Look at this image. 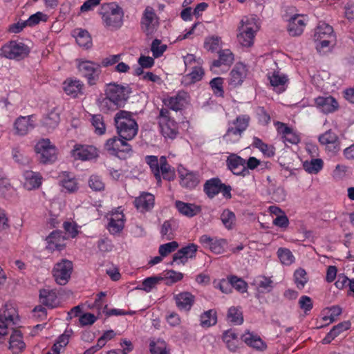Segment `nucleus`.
Masks as SVG:
<instances>
[{
  "label": "nucleus",
  "instance_id": "obj_51",
  "mask_svg": "<svg viewBox=\"0 0 354 354\" xmlns=\"http://www.w3.org/2000/svg\"><path fill=\"white\" fill-rule=\"evenodd\" d=\"M227 319L234 324L240 325L243 322L242 313L235 307H231L228 310Z\"/></svg>",
  "mask_w": 354,
  "mask_h": 354
},
{
  "label": "nucleus",
  "instance_id": "obj_19",
  "mask_svg": "<svg viewBox=\"0 0 354 354\" xmlns=\"http://www.w3.org/2000/svg\"><path fill=\"white\" fill-rule=\"evenodd\" d=\"M65 240V237L62 235L61 231L55 230L46 238V249L51 252L55 250L61 251L66 246Z\"/></svg>",
  "mask_w": 354,
  "mask_h": 354
},
{
  "label": "nucleus",
  "instance_id": "obj_53",
  "mask_svg": "<svg viewBox=\"0 0 354 354\" xmlns=\"http://www.w3.org/2000/svg\"><path fill=\"white\" fill-rule=\"evenodd\" d=\"M223 79L222 77H218L212 79L209 85L214 95L223 97L224 91H223Z\"/></svg>",
  "mask_w": 354,
  "mask_h": 354
},
{
  "label": "nucleus",
  "instance_id": "obj_20",
  "mask_svg": "<svg viewBox=\"0 0 354 354\" xmlns=\"http://www.w3.org/2000/svg\"><path fill=\"white\" fill-rule=\"evenodd\" d=\"M188 98L189 94L187 92L180 91L176 95L169 97L165 102V104L169 109L177 111L181 110L185 106L187 103Z\"/></svg>",
  "mask_w": 354,
  "mask_h": 354
},
{
  "label": "nucleus",
  "instance_id": "obj_62",
  "mask_svg": "<svg viewBox=\"0 0 354 354\" xmlns=\"http://www.w3.org/2000/svg\"><path fill=\"white\" fill-rule=\"evenodd\" d=\"M299 306L301 309L304 310L306 314H308L311 310L313 306L312 299L306 295H303L300 297L298 301Z\"/></svg>",
  "mask_w": 354,
  "mask_h": 354
},
{
  "label": "nucleus",
  "instance_id": "obj_56",
  "mask_svg": "<svg viewBox=\"0 0 354 354\" xmlns=\"http://www.w3.org/2000/svg\"><path fill=\"white\" fill-rule=\"evenodd\" d=\"M163 278L159 276H154L146 278L142 282V289L146 292H150Z\"/></svg>",
  "mask_w": 354,
  "mask_h": 354
},
{
  "label": "nucleus",
  "instance_id": "obj_44",
  "mask_svg": "<svg viewBox=\"0 0 354 354\" xmlns=\"http://www.w3.org/2000/svg\"><path fill=\"white\" fill-rule=\"evenodd\" d=\"M269 79L271 85L277 89V92L281 93L285 91V84L288 80L285 75H281L279 73H274Z\"/></svg>",
  "mask_w": 354,
  "mask_h": 354
},
{
  "label": "nucleus",
  "instance_id": "obj_48",
  "mask_svg": "<svg viewBox=\"0 0 354 354\" xmlns=\"http://www.w3.org/2000/svg\"><path fill=\"white\" fill-rule=\"evenodd\" d=\"M255 283H257L259 288L261 289L262 292H270L273 288V281L272 280L265 276H259L255 279Z\"/></svg>",
  "mask_w": 354,
  "mask_h": 354
},
{
  "label": "nucleus",
  "instance_id": "obj_54",
  "mask_svg": "<svg viewBox=\"0 0 354 354\" xmlns=\"http://www.w3.org/2000/svg\"><path fill=\"white\" fill-rule=\"evenodd\" d=\"M167 48V46L166 44H162L161 41L158 39H155L151 45V50L155 58L162 56Z\"/></svg>",
  "mask_w": 354,
  "mask_h": 354
},
{
  "label": "nucleus",
  "instance_id": "obj_31",
  "mask_svg": "<svg viewBox=\"0 0 354 354\" xmlns=\"http://www.w3.org/2000/svg\"><path fill=\"white\" fill-rule=\"evenodd\" d=\"M124 215L122 212L113 213L109 218L108 230L111 234H116L122 230L124 226Z\"/></svg>",
  "mask_w": 354,
  "mask_h": 354
},
{
  "label": "nucleus",
  "instance_id": "obj_11",
  "mask_svg": "<svg viewBox=\"0 0 354 354\" xmlns=\"http://www.w3.org/2000/svg\"><path fill=\"white\" fill-rule=\"evenodd\" d=\"M159 126L161 133L165 138L174 139L178 133V124L169 116L167 109H162L159 115Z\"/></svg>",
  "mask_w": 354,
  "mask_h": 354
},
{
  "label": "nucleus",
  "instance_id": "obj_6",
  "mask_svg": "<svg viewBox=\"0 0 354 354\" xmlns=\"http://www.w3.org/2000/svg\"><path fill=\"white\" fill-rule=\"evenodd\" d=\"M250 120V117L247 115H239L235 120L229 124L228 129L223 136V140L230 143L239 141L242 133L249 126Z\"/></svg>",
  "mask_w": 354,
  "mask_h": 354
},
{
  "label": "nucleus",
  "instance_id": "obj_14",
  "mask_svg": "<svg viewBox=\"0 0 354 354\" xmlns=\"http://www.w3.org/2000/svg\"><path fill=\"white\" fill-rule=\"evenodd\" d=\"M72 156L75 160H92L99 156V151L93 145H76L72 150Z\"/></svg>",
  "mask_w": 354,
  "mask_h": 354
},
{
  "label": "nucleus",
  "instance_id": "obj_3",
  "mask_svg": "<svg viewBox=\"0 0 354 354\" xmlns=\"http://www.w3.org/2000/svg\"><path fill=\"white\" fill-rule=\"evenodd\" d=\"M99 14L102 17L103 24L107 28L117 30L122 26L124 12L122 8L116 3L102 4L99 9Z\"/></svg>",
  "mask_w": 354,
  "mask_h": 354
},
{
  "label": "nucleus",
  "instance_id": "obj_37",
  "mask_svg": "<svg viewBox=\"0 0 354 354\" xmlns=\"http://www.w3.org/2000/svg\"><path fill=\"white\" fill-rule=\"evenodd\" d=\"M60 121L59 112L57 108H54L42 120V124L48 130L55 129Z\"/></svg>",
  "mask_w": 354,
  "mask_h": 354
},
{
  "label": "nucleus",
  "instance_id": "obj_40",
  "mask_svg": "<svg viewBox=\"0 0 354 354\" xmlns=\"http://www.w3.org/2000/svg\"><path fill=\"white\" fill-rule=\"evenodd\" d=\"M160 174L165 180L171 181L174 179L175 173L171 169L170 165L167 161L165 156H161L160 158Z\"/></svg>",
  "mask_w": 354,
  "mask_h": 354
},
{
  "label": "nucleus",
  "instance_id": "obj_17",
  "mask_svg": "<svg viewBox=\"0 0 354 354\" xmlns=\"http://www.w3.org/2000/svg\"><path fill=\"white\" fill-rule=\"evenodd\" d=\"M33 115L19 116L14 122L15 134L20 136H24L32 130L35 124L32 120Z\"/></svg>",
  "mask_w": 354,
  "mask_h": 354
},
{
  "label": "nucleus",
  "instance_id": "obj_18",
  "mask_svg": "<svg viewBox=\"0 0 354 354\" xmlns=\"http://www.w3.org/2000/svg\"><path fill=\"white\" fill-rule=\"evenodd\" d=\"M306 18L304 15H295L288 21L287 30L292 37L301 35L306 27Z\"/></svg>",
  "mask_w": 354,
  "mask_h": 354
},
{
  "label": "nucleus",
  "instance_id": "obj_13",
  "mask_svg": "<svg viewBox=\"0 0 354 354\" xmlns=\"http://www.w3.org/2000/svg\"><path fill=\"white\" fill-rule=\"evenodd\" d=\"M73 271V263L67 259H62L57 263L53 269V275L55 281L59 285H65L71 277Z\"/></svg>",
  "mask_w": 354,
  "mask_h": 354
},
{
  "label": "nucleus",
  "instance_id": "obj_52",
  "mask_svg": "<svg viewBox=\"0 0 354 354\" xmlns=\"http://www.w3.org/2000/svg\"><path fill=\"white\" fill-rule=\"evenodd\" d=\"M162 277L163 278V280L165 281V284L170 286L180 281L183 277V274L181 272L170 270L167 271L164 274V277Z\"/></svg>",
  "mask_w": 354,
  "mask_h": 354
},
{
  "label": "nucleus",
  "instance_id": "obj_59",
  "mask_svg": "<svg viewBox=\"0 0 354 354\" xmlns=\"http://www.w3.org/2000/svg\"><path fill=\"white\" fill-rule=\"evenodd\" d=\"M221 37L217 36H212L208 37L205 41V48L212 52L216 51L220 46Z\"/></svg>",
  "mask_w": 354,
  "mask_h": 354
},
{
  "label": "nucleus",
  "instance_id": "obj_22",
  "mask_svg": "<svg viewBox=\"0 0 354 354\" xmlns=\"http://www.w3.org/2000/svg\"><path fill=\"white\" fill-rule=\"evenodd\" d=\"M174 299L178 308L185 311H189L195 301V297L189 292H183L175 295Z\"/></svg>",
  "mask_w": 354,
  "mask_h": 354
},
{
  "label": "nucleus",
  "instance_id": "obj_29",
  "mask_svg": "<svg viewBox=\"0 0 354 354\" xmlns=\"http://www.w3.org/2000/svg\"><path fill=\"white\" fill-rule=\"evenodd\" d=\"M241 339L248 346L252 347L257 351H263L266 349V344L261 339V337L254 333L246 332L241 336Z\"/></svg>",
  "mask_w": 354,
  "mask_h": 354
},
{
  "label": "nucleus",
  "instance_id": "obj_2",
  "mask_svg": "<svg viewBox=\"0 0 354 354\" xmlns=\"http://www.w3.org/2000/svg\"><path fill=\"white\" fill-rule=\"evenodd\" d=\"M114 122L118 135L126 140H132L138 133V124L133 118V113L120 110L114 117Z\"/></svg>",
  "mask_w": 354,
  "mask_h": 354
},
{
  "label": "nucleus",
  "instance_id": "obj_30",
  "mask_svg": "<svg viewBox=\"0 0 354 354\" xmlns=\"http://www.w3.org/2000/svg\"><path fill=\"white\" fill-rule=\"evenodd\" d=\"M241 339L248 346L252 347L257 351H263L266 349V344L261 339V337L254 333L246 332L241 336Z\"/></svg>",
  "mask_w": 354,
  "mask_h": 354
},
{
  "label": "nucleus",
  "instance_id": "obj_43",
  "mask_svg": "<svg viewBox=\"0 0 354 354\" xmlns=\"http://www.w3.org/2000/svg\"><path fill=\"white\" fill-rule=\"evenodd\" d=\"M217 322L216 312L214 310L205 311L201 315V325L203 327L214 326Z\"/></svg>",
  "mask_w": 354,
  "mask_h": 354
},
{
  "label": "nucleus",
  "instance_id": "obj_55",
  "mask_svg": "<svg viewBox=\"0 0 354 354\" xmlns=\"http://www.w3.org/2000/svg\"><path fill=\"white\" fill-rule=\"evenodd\" d=\"M221 220L227 229H231L235 222V214L229 209H225L221 215Z\"/></svg>",
  "mask_w": 354,
  "mask_h": 354
},
{
  "label": "nucleus",
  "instance_id": "obj_12",
  "mask_svg": "<svg viewBox=\"0 0 354 354\" xmlns=\"http://www.w3.org/2000/svg\"><path fill=\"white\" fill-rule=\"evenodd\" d=\"M159 26V17L155 10L151 6H147L143 11L140 26L142 30L146 35H152Z\"/></svg>",
  "mask_w": 354,
  "mask_h": 354
},
{
  "label": "nucleus",
  "instance_id": "obj_63",
  "mask_svg": "<svg viewBox=\"0 0 354 354\" xmlns=\"http://www.w3.org/2000/svg\"><path fill=\"white\" fill-rule=\"evenodd\" d=\"M226 241L224 239H214L209 249L215 254H221L224 250Z\"/></svg>",
  "mask_w": 354,
  "mask_h": 354
},
{
  "label": "nucleus",
  "instance_id": "obj_39",
  "mask_svg": "<svg viewBox=\"0 0 354 354\" xmlns=\"http://www.w3.org/2000/svg\"><path fill=\"white\" fill-rule=\"evenodd\" d=\"M60 184L69 192H74L77 189L75 178L70 173L66 171L60 176Z\"/></svg>",
  "mask_w": 354,
  "mask_h": 354
},
{
  "label": "nucleus",
  "instance_id": "obj_28",
  "mask_svg": "<svg viewBox=\"0 0 354 354\" xmlns=\"http://www.w3.org/2000/svg\"><path fill=\"white\" fill-rule=\"evenodd\" d=\"M180 178V185L188 189H194L200 183V177L198 173L192 171H186L185 174L182 171L179 174Z\"/></svg>",
  "mask_w": 354,
  "mask_h": 354
},
{
  "label": "nucleus",
  "instance_id": "obj_35",
  "mask_svg": "<svg viewBox=\"0 0 354 354\" xmlns=\"http://www.w3.org/2000/svg\"><path fill=\"white\" fill-rule=\"evenodd\" d=\"M218 59L214 60L211 66V70L214 68H218L222 64L230 66L234 60V54L229 49H224L218 51Z\"/></svg>",
  "mask_w": 354,
  "mask_h": 354
},
{
  "label": "nucleus",
  "instance_id": "obj_4",
  "mask_svg": "<svg viewBox=\"0 0 354 354\" xmlns=\"http://www.w3.org/2000/svg\"><path fill=\"white\" fill-rule=\"evenodd\" d=\"M259 29V26L254 17H243L239 28V33L237 35L239 42L243 46H251L254 43L255 33Z\"/></svg>",
  "mask_w": 354,
  "mask_h": 354
},
{
  "label": "nucleus",
  "instance_id": "obj_34",
  "mask_svg": "<svg viewBox=\"0 0 354 354\" xmlns=\"http://www.w3.org/2000/svg\"><path fill=\"white\" fill-rule=\"evenodd\" d=\"M175 205L180 214L188 217H193L201 211L200 206L192 203H186L180 201H176Z\"/></svg>",
  "mask_w": 354,
  "mask_h": 354
},
{
  "label": "nucleus",
  "instance_id": "obj_21",
  "mask_svg": "<svg viewBox=\"0 0 354 354\" xmlns=\"http://www.w3.org/2000/svg\"><path fill=\"white\" fill-rule=\"evenodd\" d=\"M316 106L324 113H330L338 109L337 101L332 96H319L315 100Z\"/></svg>",
  "mask_w": 354,
  "mask_h": 354
},
{
  "label": "nucleus",
  "instance_id": "obj_5",
  "mask_svg": "<svg viewBox=\"0 0 354 354\" xmlns=\"http://www.w3.org/2000/svg\"><path fill=\"white\" fill-rule=\"evenodd\" d=\"M127 141L120 136H113L106 141L104 147L110 155L125 160L133 152L132 147Z\"/></svg>",
  "mask_w": 354,
  "mask_h": 354
},
{
  "label": "nucleus",
  "instance_id": "obj_33",
  "mask_svg": "<svg viewBox=\"0 0 354 354\" xmlns=\"http://www.w3.org/2000/svg\"><path fill=\"white\" fill-rule=\"evenodd\" d=\"M314 40H320L327 38H335L333 28L329 24L319 21L315 29Z\"/></svg>",
  "mask_w": 354,
  "mask_h": 354
},
{
  "label": "nucleus",
  "instance_id": "obj_24",
  "mask_svg": "<svg viewBox=\"0 0 354 354\" xmlns=\"http://www.w3.org/2000/svg\"><path fill=\"white\" fill-rule=\"evenodd\" d=\"M9 345V349L13 354H19L25 349L26 344L20 330H13L10 337Z\"/></svg>",
  "mask_w": 354,
  "mask_h": 354
},
{
  "label": "nucleus",
  "instance_id": "obj_61",
  "mask_svg": "<svg viewBox=\"0 0 354 354\" xmlns=\"http://www.w3.org/2000/svg\"><path fill=\"white\" fill-rule=\"evenodd\" d=\"M192 71L185 76V80H191L192 82L199 81L202 79L204 75V71L201 67L194 66Z\"/></svg>",
  "mask_w": 354,
  "mask_h": 354
},
{
  "label": "nucleus",
  "instance_id": "obj_26",
  "mask_svg": "<svg viewBox=\"0 0 354 354\" xmlns=\"http://www.w3.org/2000/svg\"><path fill=\"white\" fill-rule=\"evenodd\" d=\"M246 66L240 63L236 64L230 74L229 84L236 86L241 84L246 76Z\"/></svg>",
  "mask_w": 354,
  "mask_h": 354
},
{
  "label": "nucleus",
  "instance_id": "obj_60",
  "mask_svg": "<svg viewBox=\"0 0 354 354\" xmlns=\"http://www.w3.org/2000/svg\"><path fill=\"white\" fill-rule=\"evenodd\" d=\"M47 20V15L41 12L32 15L28 20L25 21L26 26H33L38 24L41 21H46Z\"/></svg>",
  "mask_w": 354,
  "mask_h": 354
},
{
  "label": "nucleus",
  "instance_id": "obj_41",
  "mask_svg": "<svg viewBox=\"0 0 354 354\" xmlns=\"http://www.w3.org/2000/svg\"><path fill=\"white\" fill-rule=\"evenodd\" d=\"M145 162L149 165L151 172L154 175L158 183L161 182L160 174V159L156 156H147L145 157Z\"/></svg>",
  "mask_w": 354,
  "mask_h": 354
},
{
  "label": "nucleus",
  "instance_id": "obj_10",
  "mask_svg": "<svg viewBox=\"0 0 354 354\" xmlns=\"http://www.w3.org/2000/svg\"><path fill=\"white\" fill-rule=\"evenodd\" d=\"M77 68L82 75L86 78L89 86L97 84L102 72L100 64L88 60H79Z\"/></svg>",
  "mask_w": 354,
  "mask_h": 354
},
{
  "label": "nucleus",
  "instance_id": "obj_46",
  "mask_svg": "<svg viewBox=\"0 0 354 354\" xmlns=\"http://www.w3.org/2000/svg\"><path fill=\"white\" fill-rule=\"evenodd\" d=\"M294 280L297 288L303 289L308 281L306 270L303 268L297 269L294 273Z\"/></svg>",
  "mask_w": 354,
  "mask_h": 354
},
{
  "label": "nucleus",
  "instance_id": "obj_7",
  "mask_svg": "<svg viewBox=\"0 0 354 354\" xmlns=\"http://www.w3.org/2000/svg\"><path fill=\"white\" fill-rule=\"evenodd\" d=\"M1 51L2 56L10 59L19 61L28 57L30 48L21 41L12 40L4 44L1 47Z\"/></svg>",
  "mask_w": 354,
  "mask_h": 354
},
{
  "label": "nucleus",
  "instance_id": "obj_16",
  "mask_svg": "<svg viewBox=\"0 0 354 354\" xmlns=\"http://www.w3.org/2000/svg\"><path fill=\"white\" fill-rule=\"evenodd\" d=\"M228 169L235 175L245 176L249 174L246 169V161L241 156L232 153L226 160Z\"/></svg>",
  "mask_w": 354,
  "mask_h": 354
},
{
  "label": "nucleus",
  "instance_id": "obj_9",
  "mask_svg": "<svg viewBox=\"0 0 354 354\" xmlns=\"http://www.w3.org/2000/svg\"><path fill=\"white\" fill-rule=\"evenodd\" d=\"M35 151L38 156L39 162L42 164H51L57 159V150L51 145L48 139L39 141L35 146Z\"/></svg>",
  "mask_w": 354,
  "mask_h": 354
},
{
  "label": "nucleus",
  "instance_id": "obj_27",
  "mask_svg": "<svg viewBox=\"0 0 354 354\" xmlns=\"http://www.w3.org/2000/svg\"><path fill=\"white\" fill-rule=\"evenodd\" d=\"M24 186L28 190L39 188L41 185L42 176L39 173L25 171L24 173Z\"/></svg>",
  "mask_w": 354,
  "mask_h": 354
},
{
  "label": "nucleus",
  "instance_id": "obj_57",
  "mask_svg": "<svg viewBox=\"0 0 354 354\" xmlns=\"http://www.w3.org/2000/svg\"><path fill=\"white\" fill-rule=\"evenodd\" d=\"M178 248V243L176 241H171L160 245L158 252L161 257H165L174 252Z\"/></svg>",
  "mask_w": 354,
  "mask_h": 354
},
{
  "label": "nucleus",
  "instance_id": "obj_1",
  "mask_svg": "<svg viewBox=\"0 0 354 354\" xmlns=\"http://www.w3.org/2000/svg\"><path fill=\"white\" fill-rule=\"evenodd\" d=\"M104 92V97L99 99L98 105L103 112L107 113L124 106L131 93V88L128 86L113 83L106 85Z\"/></svg>",
  "mask_w": 354,
  "mask_h": 354
},
{
  "label": "nucleus",
  "instance_id": "obj_25",
  "mask_svg": "<svg viewBox=\"0 0 354 354\" xmlns=\"http://www.w3.org/2000/svg\"><path fill=\"white\" fill-rule=\"evenodd\" d=\"M83 87L84 84L80 80L71 78L66 79L63 83L64 92L72 97H77L79 94H82Z\"/></svg>",
  "mask_w": 354,
  "mask_h": 354
},
{
  "label": "nucleus",
  "instance_id": "obj_47",
  "mask_svg": "<svg viewBox=\"0 0 354 354\" xmlns=\"http://www.w3.org/2000/svg\"><path fill=\"white\" fill-rule=\"evenodd\" d=\"M323 160L319 158L313 159L310 162L306 161L304 163V169L310 174H317L323 167Z\"/></svg>",
  "mask_w": 354,
  "mask_h": 354
},
{
  "label": "nucleus",
  "instance_id": "obj_42",
  "mask_svg": "<svg viewBox=\"0 0 354 354\" xmlns=\"http://www.w3.org/2000/svg\"><path fill=\"white\" fill-rule=\"evenodd\" d=\"M149 349L151 354H169L166 342L161 339L151 340Z\"/></svg>",
  "mask_w": 354,
  "mask_h": 354
},
{
  "label": "nucleus",
  "instance_id": "obj_64",
  "mask_svg": "<svg viewBox=\"0 0 354 354\" xmlns=\"http://www.w3.org/2000/svg\"><path fill=\"white\" fill-rule=\"evenodd\" d=\"M88 185L94 191H101L104 188V184L97 176H91L90 177Z\"/></svg>",
  "mask_w": 354,
  "mask_h": 354
},
{
  "label": "nucleus",
  "instance_id": "obj_45",
  "mask_svg": "<svg viewBox=\"0 0 354 354\" xmlns=\"http://www.w3.org/2000/svg\"><path fill=\"white\" fill-rule=\"evenodd\" d=\"M277 256L281 263L290 266L295 261V257L292 252L284 248H280L277 250Z\"/></svg>",
  "mask_w": 354,
  "mask_h": 354
},
{
  "label": "nucleus",
  "instance_id": "obj_15",
  "mask_svg": "<svg viewBox=\"0 0 354 354\" xmlns=\"http://www.w3.org/2000/svg\"><path fill=\"white\" fill-rule=\"evenodd\" d=\"M319 142L326 149L334 153L340 150V140L338 136L332 129L326 131L319 136Z\"/></svg>",
  "mask_w": 354,
  "mask_h": 354
},
{
  "label": "nucleus",
  "instance_id": "obj_50",
  "mask_svg": "<svg viewBox=\"0 0 354 354\" xmlns=\"http://www.w3.org/2000/svg\"><path fill=\"white\" fill-rule=\"evenodd\" d=\"M253 147L259 149L262 153L268 156H272L274 154L273 148L264 143L260 138L254 137L253 138Z\"/></svg>",
  "mask_w": 354,
  "mask_h": 354
},
{
  "label": "nucleus",
  "instance_id": "obj_49",
  "mask_svg": "<svg viewBox=\"0 0 354 354\" xmlns=\"http://www.w3.org/2000/svg\"><path fill=\"white\" fill-rule=\"evenodd\" d=\"M91 123L95 128V132L98 135L105 133L106 126L104 122L103 116L100 114L94 115L92 117Z\"/></svg>",
  "mask_w": 354,
  "mask_h": 354
},
{
  "label": "nucleus",
  "instance_id": "obj_23",
  "mask_svg": "<svg viewBox=\"0 0 354 354\" xmlns=\"http://www.w3.org/2000/svg\"><path fill=\"white\" fill-rule=\"evenodd\" d=\"M40 302L50 308H56L59 304L57 292L54 290L42 289L39 291Z\"/></svg>",
  "mask_w": 354,
  "mask_h": 354
},
{
  "label": "nucleus",
  "instance_id": "obj_8",
  "mask_svg": "<svg viewBox=\"0 0 354 354\" xmlns=\"http://www.w3.org/2000/svg\"><path fill=\"white\" fill-rule=\"evenodd\" d=\"M17 312L12 304H6L0 310V343L2 342L3 337L8 333V328H13L16 324L15 319H17Z\"/></svg>",
  "mask_w": 354,
  "mask_h": 354
},
{
  "label": "nucleus",
  "instance_id": "obj_38",
  "mask_svg": "<svg viewBox=\"0 0 354 354\" xmlns=\"http://www.w3.org/2000/svg\"><path fill=\"white\" fill-rule=\"evenodd\" d=\"M221 181L218 178H213L207 180L204 184V192L209 198H213L219 193Z\"/></svg>",
  "mask_w": 354,
  "mask_h": 354
},
{
  "label": "nucleus",
  "instance_id": "obj_58",
  "mask_svg": "<svg viewBox=\"0 0 354 354\" xmlns=\"http://www.w3.org/2000/svg\"><path fill=\"white\" fill-rule=\"evenodd\" d=\"M232 288H235L240 292H245L247 291L248 284L241 278H239L236 276H230Z\"/></svg>",
  "mask_w": 354,
  "mask_h": 354
},
{
  "label": "nucleus",
  "instance_id": "obj_32",
  "mask_svg": "<svg viewBox=\"0 0 354 354\" xmlns=\"http://www.w3.org/2000/svg\"><path fill=\"white\" fill-rule=\"evenodd\" d=\"M154 196L149 193H143L134 201L137 209L143 211H149L153 207Z\"/></svg>",
  "mask_w": 354,
  "mask_h": 354
},
{
  "label": "nucleus",
  "instance_id": "obj_36",
  "mask_svg": "<svg viewBox=\"0 0 354 354\" xmlns=\"http://www.w3.org/2000/svg\"><path fill=\"white\" fill-rule=\"evenodd\" d=\"M73 35L80 46L89 48L92 46V39L86 30L76 28L73 31Z\"/></svg>",
  "mask_w": 354,
  "mask_h": 354
}]
</instances>
